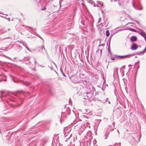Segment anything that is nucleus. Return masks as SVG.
<instances>
[{
    "label": "nucleus",
    "instance_id": "1",
    "mask_svg": "<svg viewBox=\"0 0 146 146\" xmlns=\"http://www.w3.org/2000/svg\"><path fill=\"white\" fill-rule=\"evenodd\" d=\"M92 135L91 134L90 131H89L86 134L85 136V139L84 141H82L80 143V146H92L95 145L96 143V141H94L92 142Z\"/></svg>",
    "mask_w": 146,
    "mask_h": 146
},
{
    "label": "nucleus",
    "instance_id": "2",
    "mask_svg": "<svg viewBox=\"0 0 146 146\" xmlns=\"http://www.w3.org/2000/svg\"><path fill=\"white\" fill-rule=\"evenodd\" d=\"M72 124L74 126L75 129L79 131V132L82 133L86 128V123L82 122L81 120H75L72 123Z\"/></svg>",
    "mask_w": 146,
    "mask_h": 146
},
{
    "label": "nucleus",
    "instance_id": "3",
    "mask_svg": "<svg viewBox=\"0 0 146 146\" xmlns=\"http://www.w3.org/2000/svg\"><path fill=\"white\" fill-rule=\"evenodd\" d=\"M68 127H65L64 131V134L65 137L64 140L66 141H68L70 143H72V142L74 141V137H72V134H68L66 135V133H68L69 131L71 130H68Z\"/></svg>",
    "mask_w": 146,
    "mask_h": 146
},
{
    "label": "nucleus",
    "instance_id": "4",
    "mask_svg": "<svg viewBox=\"0 0 146 146\" xmlns=\"http://www.w3.org/2000/svg\"><path fill=\"white\" fill-rule=\"evenodd\" d=\"M59 4L60 7L64 6L65 8H67L70 5V1L68 0H60Z\"/></svg>",
    "mask_w": 146,
    "mask_h": 146
},
{
    "label": "nucleus",
    "instance_id": "5",
    "mask_svg": "<svg viewBox=\"0 0 146 146\" xmlns=\"http://www.w3.org/2000/svg\"><path fill=\"white\" fill-rule=\"evenodd\" d=\"M83 96L84 97V99L89 100V99L92 97V94L88 92H85L83 94Z\"/></svg>",
    "mask_w": 146,
    "mask_h": 146
},
{
    "label": "nucleus",
    "instance_id": "6",
    "mask_svg": "<svg viewBox=\"0 0 146 146\" xmlns=\"http://www.w3.org/2000/svg\"><path fill=\"white\" fill-rule=\"evenodd\" d=\"M118 4L121 7H125L126 4L128 2L129 0H118Z\"/></svg>",
    "mask_w": 146,
    "mask_h": 146
},
{
    "label": "nucleus",
    "instance_id": "7",
    "mask_svg": "<svg viewBox=\"0 0 146 146\" xmlns=\"http://www.w3.org/2000/svg\"><path fill=\"white\" fill-rule=\"evenodd\" d=\"M114 129V128H113L112 129H111V128L110 127L107 130L105 133L103 137V138L104 139H106L108 138V135H109V133L110 132L112 131Z\"/></svg>",
    "mask_w": 146,
    "mask_h": 146
},
{
    "label": "nucleus",
    "instance_id": "8",
    "mask_svg": "<svg viewBox=\"0 0 146 146\" xmlns=\"http://www.w3.org/2000/svg\"><path fill=\"white\" fill-rule=\"evenodd\" d=\"M37 48L38 50L40 51L41 52H43V50H45V52L47 54H48L46 50H45V49L44 47V46L43 45V46H39L37 47Z\"/></svg>",
    "mask_w": 146,
    "mask_h": 146
},
{
    "label": "nucleus",
    "instance_id": "9",
    "mask_svg": "<svg viewBox=\"0 0 146 146\" xmlns=\"http://www.w3.org/2000/svg\"><path fill=\"white\" fill-rule=\"evenodd\" d=\"M7 96V93L5 92L1 91L0 92V98H2Z\"/></svg>",
    "mask_w": 146,
    "mask_h": 146
},
{
    "label": "nucleus",
    "instance_id": "10",
    "mask_svg": "<svg viewBox=\"0 0 146 146\" xmlns=\"http://www.w3.org/2000/svg\"><path fill=\"white\" fill-rule=\"evenodd\" d=\"M61 119H60V122L61 124V120H64V118H65L66 116V113L65 112H62L61 114Z\"/></svg>",
    "mask_w": 146,
    "mask_h": 146
},
{
    "label": "nucleus",
    "instance_id": "11",
    "mask_svg": "<svg viewBox=\"0 0 146 146\" xmlns=\"http://www.w3.org/2000/svg\"><path fill=\"white\" fill-rule=\"evenodd\" d=\"M113 56L115 58H117L118 59L124 58V56H120L117 54H114L113 55Z\"/></svg>",
    "mask_w": 146,
    "mask_h": 146
},
{
    "label": "nucleus",
    "instance_id": "12",
    "mask_svg": "<svg viewBox=\"0 0 146 146\" xmlns=\"http://www.w3.org/2000/svg\"><path fill=\"white\" fill-rule=\"evenodd\" d=\"M137 44L133 43L131 46V48L132 50H135L137 49Z\"/></svg>",
    "mask_w": 146,
    "mask_h": 146
},
{
    "label": "nucleus",
    "instance_id": "13",
    "mask_svg": "<svg viewBox=\"0 0 146 146\" xmlns=\"http://www.w3.org/2000/svg\"><path fill=\"white\" fill-rule=\"evenodd\" d=\"M146 52V47L142 52H136L137 54H141L143 55Z\"/></svg>",
    "mask_w": 146,
    "mask_h": 146
},
{
    "label": "nucleus",
    "instance_id": "14",
    "mask_svg": "<svg viewBox=\"0 0 146 146\" xmlns=\"http://www.w3.org/2000/svg\"><path fill=\"white\" fill-rule=\"evenodd\" d=\"M137 40V37L135 36H133L131 38V40L132 42H133L136 41Z\"/></svg>",
    "mask_w": 146,
    "mask_h": 146
},
{
    "label": "nucleus",
    "instance_id": "15",
    "mask_svg": "<svg viewBox=\"0 0 146 146\" xmlns=\"http://www.w3.org/2000/svg\"><path fill=\"white\" fill-rule=\"evenodd\" d=\"M56 50V51H57L58 50L59 52H61V46L56 45L55 47Z\"/></svg>",
    "mask_w": 146,
    "mask_h": 146
},
{
    "label": "nucleus",
    "instance_id": "16",
    "mask_svg": "<svg viewBox=\"0 0 146 146\" xmlns=\"http://www.w3.org/2000/svg\"><path fill=\"white\" fill-rule=\"evenodd\" d=\"M20 46L19 45H16L15 47V49L18 51H19L20 50Z\"/></svg>",
    "mask_w": 146,
    "mask_h": 146
},
{
    "label": "nucleus",
    "instance_id": "17",
    "mask_svg": "<svg viewBox=\"0 0 146 146\" xmlns=\"http://www.w3.org/2000/svg\"><path fill=\"white\" fill-rule=\"evenodd\" d=\"M131 56H132V55H131V54H127L126 55H124V58H130Z\"/></svg>",
    "mask_w": 146,
    "mask_h": 146
},
{
    "label": "nucleus",
    "instance_id": "18",
    "mask_svg": "<svg viewBox=\"0 0 146 146\" xmlns=\"http://www.w3.org/2000/svg\"><path fill=\"white\" fill-rule=\"evenodd\" d=\"M20 43H21L25 47H26V46H27V44L26 43L23 42V41H20Z\"/></svg>",
    "mask_w": 146,
    "mask_h": 146
},
{
    "label": "nucleus",
    "instance_id": "19",
    "mask_svg": "<svg viewBox=\"0 0 146 146\" xmlns=\"http://www.w3.org/2000/svg\"><path fill=\"white\" fill-rule=\"evenodd\" d=\"M131 140L133 142V143H136V142H137L134 137L132 138Z\"/></svg>",
    "mask_w": 146,
    "mask_h": 146
},
{
    "label": "nucleus",
    "instance_id": "20",
    "mask_svg": "<svg viewBox=\"0 0 146 146\" xmlns=\"http://www.w3.org/2000/svg\"><path fill=\"white\" fill-rule=\"evenodd\" d=\"M127 30H128L132 32H136V31L135 29H133L131 28H129L127 29Z\"/></svg>",
    "mask_w": 146,
    "mask_h": 146
},
{
    "label": "nucleus",
    "instance_id": "21",
    "mask_svg": "<svg viewBox=\"0 0 146 146\" xmlns=\"http://www.w3.org/2000/svg\"><path fill=\"white\" fill-rule=\"evenodd\" d=\"M90 123L89 122H86V127H90Z\"/></svg>",
    "mask_w": 146,
    "mask_h": 146
},
{
    "label": "nucleus",
    "instance_id": "22",
    "mask_svg": "<svg viewBox=\"0 0 146 146\" xmlns=\"http://www.w3.org/2000/svg\"><path fill=\"white\" fill-rule=\"evenodd\" d=\"M133 7L134 8H137V9H138V10H141V9H142V7H141V8H140V7L139 6V7H137L136 8V7H135V5H134V4H133Z\"/></svg>",
    "mask_w": 146,
    "mask_h": 146
},
{
    "label": "nucleus",
    "instance_id": "23",
    "mask_svg": "<svg viewBox=\"0 0 146 146\" xmlns=\"http://www.w3.org/2000/svg\"><path fill=\"white\" fill-rule=\"evenodd\" d=\"M108 51L110 54L111 55V52L110 50V45L109 46H108Z\"/></svg>",
    "mask_w": 146,
    "mask_h": 146
},
{
    "label": "nucleus",
    "instance_id": "24",
    "mask_svg": "<svg viewBox=\"0 0 146 146\" xmlns=\"http://www.w3.org/2000/svg\"><path fill=\"white\" fill-rule=\"evenodd\" d=\"M30 59V57L29 56L25 57L24 58V59L26 60H29Z\"/></svg>",
    "mask_w": 146,
    "mask_h": 146
},
{
    "label": "nucleus",
    "instance_id": "25",
    "mask_svg": "<svg viewBox=\"0 0 146 146\" xmlns=\"http://www.w3.org/2000/svg\"><path fill=\"white\" fill-rule=\"evenodd\" d=\"M80 77H81L82 78H86V76H85V74H82L80 75Z\"/></svg>",
    "mask_w": 146,
    "mask_h": 146
},
{
    "label": "nucleus",
    "instance_id": "26",
    "mask_svg": "<svg viewBox=\"0 0 146 146\" xmlns=\"http://www.w3.org/2000/svg\"><path fill=\"white\" fill-rule=\"evenodd\" d=\"M106 35L107 36H109V30H107L106 31Z\"/></svg>",
    "mask_w": 146,
    "mask_h": 146
},
{
    "label": "nucleus",
    "instance_id": "27",
    "mask_svg": "<svg viewBox=\"0 0 146 146\" xmlns=\"http://www.w3.org/2000/svg\"><path fill=\"white\" fill-rule=\"evenodd\" d=\"M100 24L102 26L106 27V23L105 21L104 23H102Z\"/></svg>",
    "mask_w": 146,
    "mask_h": 146
},
{
    "label": "nucleus",
    "instance_id": "28",
    "mask_svg": "<svg viewBox=\"0 0 146 146\" xmlns=\"http://www.w3.org/2000/svg\"><path fill=\"white\" fill-rule=\"evenodd\" d=\"M74 81H73H73L74 82V83H76L77 82H78V81L77 80V78L76 77H75V78H74Z\"/></svg>",
    "mask_w": 146,
    "mask_h": 146
},
{
    "label": "nucleus",
    "instance_id": "29",
    "mask_svg": "<svg viewBox=\"0 0 146 146\" xmlns=\"http://www.w3.org/2000/svg\"><path fill=\"white\" fill-rule=\"evenodd\" d=\"M60 71L62 73V74H63V75L64 76H65V77H66V76L65 75V74H64V72H63V71L62 70V69H60Z\"/></svg>",
    "mask_w": 146,
    "mask_h": 146
},
{
    "label": "nucleus",
    "instance_id": "30",
    "mask_svg": "<svg viewBox=\"0 0 146 146\" xmlns=\"http://www.w3.org/2000/svg\"><path fill=\"white\" fill-rule=\"evenodd\" d=\"M115 146V145H116V146H120V143H115L114 144Z\"/></svg>",
    "mask_w": 146,
    "mask_h": 146
},
{
    "label": "nucleus",
    "instance_id": "31",
    "mask_svg": "<svg viewBox=\"0 0 146 146\" xmlns=\"http://www.w3.org/2000/svg\"><path fill=\"white\" fill-rule=\"evenodd\" d=\"M40 124V125L38 126H41L43 124V123L42 121H40L39 122H38V124Z\"/></svg>",
    "mask_w": 146,
    "mask_h": 146
},
{
    "label": "nucleus",
    "instance_id": "32",
    "mask_svg": "<svg viewBox=\"0 0 146 146\" xmlns=\"http://www.w3.org/2000/svg\"><path fill=\"white\" fill-rule=\"evenodd\" d=\"M98 3L100 5H101L102 7L103 6V3L101 2H99Z\"/></svg>",
    "mask_w": 146,
    "mask_h": 146
},
{
    "label": "nucleus",
    "instance_id": "33",
    "mask_svg": "<svg viewBox=\"0 0 146 146\" xmlns=\"http://www.w3.org/2000/svg\"><path fill=\"white\" fill-rule=\"evenodd\" d=\"M82 117L84 118H86L88 119V117L87 116H86L85 115H83L82 116Z\"/></svg>",
    "mask_w": 146,
    "mask_h": 146
},
{
    "label": "nucleus",
    "instance_id": "34",
    "mask_svg": "<svg viewBox=\"0 0 146 146\" xmlns=\"http://www.w3.org/2000/svg\"><path fill=\"white\" fill-rule=\"evenodd\" d=\"M33 60L35 64L36 63V61L35 59L34 58L33 59Z\"/></svg>",
    "mask_w": 146,
    "mask_h": 146
},
{
    "label": "nucleus",
    "instance_id": "35",
    "mask_svg": "<svg viewBox=\"0 0 146 146\" xmlns=\"http://www.w3.org/2000/svg\"><path fill=\"white\" fill-rule=\"evenodd\" d=\"M115 125V123L114 122H113V124H112V126H111V127L112 128V127H114V125Z\"/></svg>",
    "mask_w": 146,
    "mask_h": 146
},
{
    "label": "nucleus",
    "instance_id": "36",
    "mask_svg": "<svg viewBox=\"0 0 146 146\" xmlns=\"http://www.w3.org/2000/svg\"><path fill=\"white\" fill-rule=\"evenodd\" d=\"M115 58L114 56H113V57H111V60H114L115 59Z\"/></svg>",
    "mask_w": 146,
    "mask_h": 146
},
{
    "label": "nucleus",
    "instance_id": "37",
    "mask_svg": "<svg viewBox=\"0 0 146 146\" xmlns=\"http://www.w3.org/2000/svg\"><path fill=\"white\" fill-rule=\"evenodd\" d=\"M26 48L27 49V50L31 52V50L27 47V46H26Z\"/></svg>",
    "mask_w": 146,
    "mask_h": 146
},
{
    "label": "nucleus",
    "instance_id": "38",
    "mask_svg": "<svg viewBox=\"0 0 146 146\" xmlns=\"http://www.w3.org/2000/svg\"><path fill=\"white\" fill-rule=\"evenodd\" d=\"M101 20V18H100L98 19V23H100V22Z\"/></svg>",
    "mask_w": 146,
    "mask_h": 146
},
{
    "label": "nucleus",
    "instance_id": "39",
    "mask_svg": "<svg viewBox=\"0 0 146 146\" xmlns=\"http://www.w3.org/2000/svg\"><path fill=\"white\" fill-rule=\"evenodd\" d=\"M38 37H39L40 38H41V39L42 40H43V41H44V40L43 39V38H42L39 35H38Z\"/></svg>",
    "mask_w": 146,
    "mask_h": 146
},
{
    "label": "nucleus",
    "instance_id": "40",
    "mask_svg": "<svg viewBox=\"0 0 146 146\" xmlns=\"http://www.w3.org/2000/svg\"><path fill=\"white\" fill-rule=\"evenodd\" d=\"M38 37H39L40 38H41V39L42 40H43V41H44V40L43 39V38H42L39 35H38Z\"/></svg>",
    "mask_w": 146,
    "mask_h": 146
},
{
    "label": "nucleus",
    "instance_id": "41",
    "mask_svg": "<svg viewBox=\"0 0 146 146\" xmlns=\"http://www.w3.org/2000/svg\"><path fill=\"white\" fill-rule=\"evenodd\" d=\"M134 24V23H128L126 24V25H128V24Z\"/></svg>",
    "mask_w": 146,
    "mask_h": 146
},
{
    "label": "nucleus",
    "instance_id": "42",
    "mask_svg": "<svg viewBox=\"0 0 146 146\" xmlns=\"http://www.w3.org/2000/svg\"><path fill=\"white\" fill-rule=\"evenodd\" d=\"M108 101V98H107L105 102H107Z\"/></svg>",
    "mask_w": 146,
    "mask_h": 146
},
{
    "label": "nucleus",
    "instance_id": "43",
    "mask_svg": "<svg viewBox=\"0 0 146 146\" xmlns=\"http://www.w3.org/2000/svg\"><path fill=\"white\" fill-rule=\"evenodd\" d=\"M113 1V2H119V0H114Z\"/></svg>",
    "mask_w": 146,
    "mask_h": 146
},
{
    "label": "nucleus",
    "instance_id": "44",
    "mask_svg": "<svg viewBox=\"0 0 146 146\" xmlns=\"http://www.w3.org/2000/svg\"><path fill=\"white\" fill-rule=\"evenodd\" d=\"M135 22L138 24H139V22L137 21H135Z\"/></svg>",
    "mask_w": 146,
    "mask_h": 146
},
{
    "label": "nucleus",
    "instance_id": "45",
    "mask_svg": "<svg viewBox=\"0 0 146 146\" xmlns=\"http://www.w3.org/2000/svg\"><path fill=\"white\" fill-rule=\"evenodd\" d=\"M45 9H46L45 8H43L41 9V10H45Z\"/></svg>",
    "mask_w": 146,
    "mask_h": 146
},
{
    "label": "nucleus",
    "instance_id": "46",
    "mask_svg": "<svg viewBox=\"0 0 146 146\" xmlns=\"http://www.w3.org/2000/svg\"><path fill=\"white\" fill-rule=\"evenodd\" d=\"M27 27L28 28H29V29H32L31 28V27Z\"/></svg>",
    "mask_w": 146,
    "mask_h": 146
},
{
    "label": "nucleus",
    "instance_id": "47",
    "mask_svg": "<svg viewBox=\"0 0 146 146\" xmlns=\"http://www.w3.org/2000/svg\"><path fill=\"white\" fill-rule=\"evenodd\" d=\"M96 143L95 144V145H93L94 146H97V145H96Z\"/></svg>",
    "mask_w": 146,
    "mask_h": 146
},
{
    "label": "nucleus",
    "instance_id": "48",
    "mask_svg": "<svg viewBox=\"0 0 146 146\" xmlns=\"http://www.w3.org/2000/svg\"><path fill=\"white\" fill-rule=\"evenodd\" d=\"M139 139L138 140V141H139L140 140V138H141V136H139Z\"/></svg>",
    "mask_w": 146,
    "mask_h": 146
},
{
    "label": "nucleus",
    "instance_id": "49",
    "mask_svg": "<svg viewBox=\"0 0 146 146\" xmlns=\"http://www.w3.org/2000/svg\"><path fill=\"white\" fill-rule=\"evenodd\" d=\"M7 58H8V59H11V60H12V59L11 58H9V57H7Z\"/></svg>",
    "mask_w": 146,
    "mask_h": 146
},
{
    "label": "nucleus",
    "instance_id": "50",
    "mask_svg": "<svg viewBox=\"0 0 146 146\" xmlns=\"http://www.w3.org/2000/svg\"><path fill=\"white\" fill-rule=\"evenodd\" d=\"M48 67H49V68H50L51 70H52V68L51 67H50L49 66H48Z\"/></svg>",
    "mask_w": 146,
    "mask_h": 146
},
{
    "label": "nucleus",
    "instance_id": "51",
    "mask_svg": "<svg viewBox=\"0 0 146 146\" xmlns=\"http://www.w3.org/2000/svg\"><path fill=\"white\" fill-rule=\"evenodd\" d=\"M52 62L55 66H56V64L53 61H52Z\"/></svg>",
    "mask_w": 146,
    "mask_h": 146
},
{
    "label": "nucleus",
    "instance_id": "52",
    "mask_svg": "<svg viewBox=\"0 0 146 146\" xmlns=\"http://www.w3.org/2000/svg\"><path fill=\"white\" fill-rule=\"evenodd\" d=\"M109 146H115L114 145H110Z\"/></svg>",
    "mask_w": 146,
    "mask_h": 146
},
{
    "label": "nucleus",
    "instance_id": "53",
    "mask_svg": "<svg viewBox=\"0 0 146 146\" xmlns=\"http://www.w3.org/2000/svg\"><path fill=\"white\" fill-rule=\"evenodd\" d=\"M112 35H110V37H111L112 36Z\"/></svg>",
    "mask_w": 146,
    "mask_h": 146
},
{
    "label": "nucleus",
    "instance_id": "54",
    "mask_svg": "<svg viewBox=\"0 0 146 146\" xmlns=\"http://www.w3.org/2000/svg\"><path fill=\"white\" fill-rule=\"evenodd\" d=\"M130 66H131V65H128L129 67Z\"/></svg>",
    "mask_w": 146,
    "mask_h": 146
},
{
    "label": "nucleus",
    "instance_id": "55",
    "mask_svg": "<svg viewBox=\"0 0 146 146\" xmlns=\"http://www.w3.org/2000/svg\"><path fill=\"white\" fill-rule=\"evenodd\" d=\"M98 120L99 121H101V119H98Z\"/></svg>",
    "mask_w": 146,
    "mask_h": 146
},
{
    "label": "nucleus",
    "instance_id": "56",
    "mask_svg": "<svg viewBox=\"0 0 146 146\" xmlns=\"http://www.w3.org/2000/svg\"><path fill=\"white\" fill-rule=\"evenodd\" d=\"M110 1L111 2H112L113 1V0H110Z\"/></svg>",
    "mask_w": 146,
    "mask_h": 146
},
{
    "label": "nucleus",
    "instance_id": "57",
    "mask_svg": "<svg viewBox=\"0 0 146 146\" xmlns=\"http://www.w3.org/2000/svg\"><path fill=\"white\" fill-rule=\"evenodd\" d=\"M131 27H135L134 26H133V25H131Z\"/></svg>",
    "mask_w": 146,
    "mask_h": 146
},
{
    "label": "nucleus",
    "instance_id": "58",
    "mask_svg": "<svg viewBox=\"0 0 146 146\" xmlns=\"http://www.w3.org/2000/svg\"><path fill=\"white\" fill-rule=\"evenodd\" d=\"M110 101H109V102H108V103L109 104H110Z\"/></svg>",
    "mask_w": 146,
    "mask_h": 146
},
{
    "label": "nucleus",
    "instance_id": "59",
    "mask_svg": "<svg viewBox=\"0 0 146 146\" xmlns=\"http://www.w3.org/2000/svg\"><path fill=\"white\" fill-rule=\"evenodd\" d=\"M14 59H17V58L15 57V58H14Z\"/></svg>",
    "mask_w": 146,
    "mask_h": 146
},
{
    "label": "nucleus",
    "instance_id": "60",
    "mask_svg": "<svg viewBox=\"0 0 146 146\" xmlns=\"http://www.w3.org/2000/svg\"><path fill=\"white\" fill-rule=\"evenodd\" d=\"M102 50H100V52H101V53H102Z\"/></svg>",
    "mask_w": 146,
    "mask_h": 146
},
{
    "label": "nucleus",
    "instance_id": "61",
    "mask_svg": "<svg viewBox=\"0 0 146 146\" xmlns=\"http://www.w3.org/2000/svg\"><path fill=\"white\" fill-rule=\"evenodd\" d=\"M117 131H118V133H119V131L118 130H117Z\"/></svg>",
    "mask_w": 146,
    "mask_h": 146
},
{
    "label": "nucleus",
    "instance_id": "62",
    "mask_svg": "<svg viewBox=\"0 0 146 146\" xmlns=\"http://www.w3.org/2000/svg\"><path fill=\"white\" fill-rule=\"evenodd\" d=\"M21 104H19V106L20 105H21Z\"/></svg>",
    "mask_w": 146,
    "mask_h": 146
},
{
    "label": "nucleus",
    "instance_id": "63",
    "mask_svg": "<svg viewBox=\"0 0 146 146\" xmlns=\"http://www.w3.org/2000/svg\"><path fill=\"white\" fill-rule=\"evenodd\" d=\"M8 30H10V29H8Z\"/></svg>",
    "mask_w": 146,
    "mask_h": 146
},
{
    "label": "nucleus",
    "instance_id": "64",
    "mask_svg": "<svg viewBox=\"0 0 146 146\" xmlns=\"http://www.w3.org/2000/svg\"><path fill=\"white\" fill-rule=\"evenodd\" d=\"M8 20L9 21H10V20H9V19H8Z\"/></svg>",
    "mask_w": 146,
    "mask_h": 146
}]
</instances>
